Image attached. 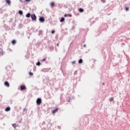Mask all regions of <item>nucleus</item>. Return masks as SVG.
Here are the masks:
<instances>
[{"label": "nucleus", "mask_w": 130, "mask_h": 130, "mask_svg": "<svg viewBox=\"0 0 130 130\" xmlns=\"http://www.w3.org/2000/svg\"><path fill=\"white\" fill-rule=\"evenodd\" d=\"M41 103H42V100H41V99L38 98L37 100V104H38V105H40Z\"/></svg>", "instance_id": "1"}, {"label": "nucleus", "mask_w": 130, "mask_h": 130, "mask_svg": "<svg viewBox=\"0 0 130 130\" xmlns=\"http://www.w3.org/2000/svg\"><path fill=\"white\" fill-rule=\"evenodd\" d=\"M31 18L32 21H36V19H37V17H36V15H35V14H31Z\"/></svg>", "instance_id": "2"}, {"label": "nucleus", "mask_w": 130, "mask_h": 130, "mask_svg": "<svg viewBox=\"0 0 130 130\" xmlns=\"http://www.w3.org/2000/svg\"><path fill=\"white\" fill-rule=\"evenodd\" d=\"M39 21L41 23H44V22H45V19H44V17H40Z\"/></svg>", "instance_id": "3"}, {"label": "nucleus", "mask_w": 130, "mask_h": 130, "mask_svg": "<svg viewBox=\"0 0 130 130\" xmlns=\"http://www.w3.org/2000/svg\"><path fill=\"white\" fill-rule=\"evenodd\" d=\"M21 91H23L24 90H26V86L24 85H22L20 86Z\"/></svg>", "instance_id": "4"}, {"label": "nucleus", "mask_w": 130, "mask_h": 130, "mask_svg": "<svg viewBox=\"0 0 130 130\" xmlns=\"http://www.w3.org/2000/svg\"><path fill=\"white\" fill-rule=\"evenodd\" d=\"M5 86L6 87H10V83H9V82L6 81L4 83Z\"/></svg>", "instance_id": "5"}, {"label": "nucleus", "mask_w": 130, "mask_h": 130, "mask_svg": "<svg viewBox=\"0 0 130 130\" xmlns=\"http://www.w3.org/2000/svg\"><path fill=\"white\" fill-rule=\"evenodd\" d=\"M6 4H8V6L11 5V1L10 0H6Z\"/></svg>", "instance_id": "6"}, {"label": "nucleus", "mask_w": 130, "mask_h": 130, "mask_svg": "<svg viewBox=\"0 0 130 130\" xmlns=\"http://www.w3.org/2000/svg\"><path fill=\"white\" fill-rule=\"evenodd\" d=\"M10 110H11V108L10 107L6 108L5 109V111H7V112L10 111Z\"/></svg>", "instance_id": "7"}, {"label": "nucleus", "mask_w": 130, "mask_h": 130, "mask_svg": "<svg viewBox=\"0 0 130 130\" xmlns=\"http://www.w3.org/2000/svg\"><path fill=\"white\" fill-rule=\"evenodd\" d=\"M58 110L57 108L55 109V110H53L52 113L53 114H54L55 113H56V112Z\"/></svg>", "instance_id": "8"}, {"label": "nucleus", "mask_w": 130, "mask_h": 130, "mask_svg": "<svg viewBox=\"0 0 130 130\" xmlns=\"http://www.w3.org/2000/svg\"><path fill=\"white\" fill-rule=\"evenodd\" d=\"M31 16V14L30 13H27L26 15V18H30V17Z\"/></svg>", "instance_id": "9"}, {"label": "nucleus", "mask_w": 130, "mask_h": 130, "mask_svg": "<svg viewBox=\"0 0 130 130\" xmlns=\"http://www.w3.org/2000/svg\"><path fill=\"white\" fill-rule=\"evenodd\" d=\"M4 54V52L3 51V49L0 48V55H3Z\"/></svg>", "instance_id": "10"}, {"label": "nucleus", "mask_w": 130, "mask_h": 130, "mask_svg": "<svg viewBox=\"0 0 130 130\" xmlns=\"http://www.w3.org/2000/svg\"><path fill=\"white\" fill-rule=\"evenodd\" d=\"M79 12H80V13H83V12H84V9H83L82 8H80Z\"/></svg>", "instance_id": "11"}, {"label": "nucleus", "mask_w": 130, "mask_h": 130, "mask_svg": "<svg viewBox=\"0 0 130 130\" xmlns=\"http://www.w3.org/2000/svg\"><path fill=\"white\" fill-rule=\"evenodd\" d=\"M64 21V18L62 17L60 20V22H62Z\"/></svg>", "instance_id": "12"}, {"label": "nucleus", "mask_w": 130, "mask_h": 130, "mask_svg": "<svg viewBox=\"0 0 130 130\" xmlns=\"http://www.w3.org/2000/svg\"><path fill=\"white\" fill-rule=\"evenodd\" d=\"M12 126H13L15 129H16V127H17V124H16L15 123L13 124H12Z\"/></svg>", "instance_id": "13"}, {"label": "nucleus", "mask_w": 130, "mask_h": 130, "mask_svg": "<svg viewBox=\"0 0 130 130\" xmlns=\"http://www.w3.org/2000/svg\"><path fill=\"white\" fill-rule=\"evenodd\" d=\"M16 40H13L12 41V44L15 45V44H16Z\"/></svg>", "instance_id": "14"}, {"label": "nucleus", "mask_w": 130, "mask_h": 130, "mask_svg": "<svg viewBox=\"0 0 130 130\" xmlns=\"http://www.w3.org/2000/svg\"><path fill=\"white\" fill-rule=\"evenodd\" d=\"M79 63H82L83 62V59H80L78 61Z\"/></svg>", "instance_id": "15"}, {"label": "nucleus", "mask_w": 130, "mask_h": 130, "mask_svg": "<svg viewBox=\"0 0 130 130\" xmlns=\"http://www.w3.org/2000/svg\"><path fill=\"white\" fill-rule=\"evenodd\" d=\"M19 15H23V11L20 10L19 12H18Z\"/></svg>", "instance_id": "16"}, {"label": "nucleus", "mask_w": 130, "mask_h": 130, "mask_svg": "<svg viewBox=\"0 0 130 130\" xmlns=\"http://www.w3.org/2000/svg\"><path fill=\"white\" fill-rule=\"evenodd\" d=\"M113 100V98H111L109 99L110 102H112Z\"/></svg>", "instance_id": "17"}, {"label": "nucleus", "mask_w": 130, "mask_h": 130, "mask_svg": "<svg viewBox=\"0 0 130 130\" xmlns=\"http://www.w3.org/2000/svg\"><path fill=\"white\" fill-rule=\"evenodd\" d=\"M40 64H41V63H40V62L38 61L36 65L37 66H40Z\"/></svg>", "instance_id": "18"}, {"label": "nucleus", "mask_w": 130, "mask_h": 130, "mask_svg": "<svg viewBox=\"0 0 130 130\" xmlns=\"http://www.w3.org/2000/svg\"><path fill=\"white\" fill-rule=\"evenodd\" d=\"M51 6L52 7H53V6H54V2H52V3H51Z\"/></svg>", "instance_id": "19"}, {"label": "nucleus", "mask_w": 130, "mask_h": 130, "mask_svg": "<svg viewBox=\"0 0 130 130\" xmlns=\"http://www.w3.org/2000/svg\"><path fill=\"white\" fill-rule=\"evenodd\" d=\"M51 33H52V34H54V33H55V30H52Z\"/></svg>", "instance_id": "20"}, {"label": "nucleus", "mask_w": 130, "mask_h": 130, "mask_svg": "<svg viewBox=\"0 0 130 130\" xmlns=\"http://www.w3.org/2000/svg\"><path fill=\"white\" fill-rule=\"evenodd\" d=\"M72 63L73 64H75V63H76V61H73Z\"/></svg>", "instance_id": "21"}, {"label": "nucleus", "mask_w": 130, "mask_h": 130, "mask_svg": "<svg viewBox=\"0 0 130 130\" xmlns=\"http://www.w3.org/2000/svg\"><path fill=\"white\" fill-rule=\"evenodd\" d=\"M29 76H33V73H29Z\"/></svg>", "instance_id": "22"}, {"label": "nucleus", "mask_w": 130, "mask_h": 130, "mask_svg": "<svg viewBox=\"0 0 130 130\" xmlns=\"http://www.w3.org/2000/svg\"><path fill=\"white\" fill-rule=\"evenodd\" d=\"M102 3H105V0H101Z\"/></svg>", "instance_id": "23"}, {"label": "nucleus", "mask_w": 130, "mask_h": 130, "mask_svg": "<svg viewBox=\"0 0 130 130\" xmlns=\"http://www.w3.org/2000/svg\"><path fill=\"white\" fill-rule=\"evenodd\" d=\"M128 10H129L128 8H126L125 9V11H128Z\"/></svg>", "instance_id": "24"}, {"label": "nucleus", "mask_w": 130, "mask_h": 130, "mask_svg": "<svg viewBox=\"0 0 130 130\" xmlns=\"http://www.w3.org/2000/svg\"><path fill=\"white\" fill-rule=\"evenodd\" d=\"M25 2H31V0H25Z\"/></svg>", "instance_id": "25"}, {"label": "nucleus", "mask_w": 130, "mask_h": 130, "mask_svg": "<svg viewBox=\"0 0 130 130\" xmlns=\"http://www.w3.org/2000/svg\"><path fill=\"white\" fill-rule=\"evenodd\" d=\"M41 33H42V31L39 30V34H41Z\"/></svg>", "instance_id": "26"}, {"label": "nucleus", "mask_w": 130, "mask_h": 130, "mask_svg": "<svg viewBox=\"0 0 130 130\" xmlns=\"http://www.w3.org/2000/svg\"><path fill=\"white\" fill-rule=\"evenodd\" d=\"M64 17H68V15L65 14V15H64Z\"/></svg>", "instance_id": "27"}, {"label": "nucleus", "mask_w": 130, "mask_h": 130, "mask_svg": "<svg viewBox=\"0 0 130 130\" xmlns=\"http://www.w3.org/2000/svg\"><path fill=\"white\" fill-rule=\"evenodd\" d=\"M69 16L70 17H72V15H71V14H69Z\"/></svg>", "instance_id": "28"}, {"label": "nucleus", "mask_w": 130, "mask_h": 130, "mask_svg": "<svg viewBox=\"0 0 130 130\" xmlns=\"http://www.w3.org/2000/svg\"><path fill=\"white\" fill-rule=\"evenodd\" d=\"M57 46H58H58H59L58 43L57 44Z\"/></svg>", "instance_id": "29"}, {"label": "nucleus", "mask_w": 130, "mask_h": 130, "mask_svg": "<svg viewBox=\"0 0 130 130\" xmlns=\"http://www.w3.org/2000/svg\"><path fill=\"white\" fill-rule=\"evenodd\" d=\"M46 60V59H45V58H44L43 59V60Z\"/></svg>", "instance_id": "30"}, {"label": "nucleus", "mask_w": 130, "mask_h": 130, "mask_svg": "<svg viewBox=\"0 0 130 130\" xmlns=\"http://www.w3.org/2000/svg\"><path fill=\"white\" fill-rule=\"evenodd\" d=\"M83 46L84 47H86V45H84Z\"/></svg>", "instance_id": "31"}, {"label": "nucleus", "mask_w": 130, "mask_h": 130, "mask_svg": "<svg viewBox=\"0 0 130 130\" xmlns=\"http://www.w3.org/2000/svg\"><path fill=\"white\" fill-rule=\"evenodd\" d=\"M103 85H105V84L104 83H103Z\"/></svg>", "instance_id": "32"}, {"label": "nucleus", "mask_w": 130, "mask_h": 130, "mask_svg": "<svg viewBox=\"0 0 130 130\" xmlns=\"http://www.w3.org/2000/svg\"><path fill=\"white\" fill-rule=\"evenodd\" d=\"M26 110V109H24V110Z\"/></svg>", "instance_id": "33"}, {"label": "nucleus", "mask_w": 130, "mask_h": 130, "mask_svg": "<svg viewBox=\"0 0 130 130\" xmlns=\"http://www.w3.org/2000/svg\"><path fill=\"white\" fill-rule=\"evenodd\" d=\"M0 11H1V9H0Z\"/></svg>", "instance_id": "34"}]
</instances>
